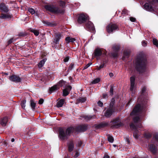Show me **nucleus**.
I'll use <instances>...</instances> for the list:
<instances>
[{
	"label": "nucleus",
	"instance_id": "nucleus-1",
	"mask_svg": "<svg viewBox=\"0 0 158 158\" xmlns=\"http://www.w3.org/2000/svg\"><path fill=\"white\" fill-rule=\"evenodd\" d=\"M75 128L73 127L67 128L65 131L62 128H60L59 131V137L62 140H66L70 134L75 131Z\"/></svg>",
	"mask_w": 158,
	"mask_h": 158
},
{
	"label": "nucleus",
	"instance_id": "nucleus-2",
	"mask_svg": "<svg viewBox=\"0 0 158 158\" xmlns=\"http://www.w3.org/2000/svg\"><path fill=\"white\" fill-rule=\"evenodd\" d=\"M142 109V107L140 104H137L133 109V110L130 115H134L135 116L133 118V120L135 123H137L140 121V114Z\"/></svg>",
	"mask_w": 158,
	"mask_h": 158
},
{
	"label": "nucleus",
	"instance_id": "nucleus-3",
	"mask_svg": "<svg viewBox=\"0 0 158 158\" xmlns=\"http://www.w3.org/2000/svg\"><path fill=\"white\" fill-rule=\"evenodd\" d=\"M144 60H135V67L139 73L143 72L146 70V64Z\"/></svg>",
	"mask_w": 158,
	"mask_h": 158
},
{
	"label": "nucleus",
	"instance_id": "nucleus-4",
	"mask_svg": "<svg viewBox=\"0 0 158 158\" xmlns=\"http://www.w3.org/2000/svg\"><path fill=\"white\" fill-rule=\"evenodd\" d=\"M115 100L114 98H112L110 103L109 107L106 111L105 115L107 117H109L111 116L112 114L114 111V105Z\"/></svg>",
	"mask_w": 158,
	"mask_h": 158
},
{
	"label": "nucleus",
	"instance_id": "nucleus-5",
	"mask_svg": "<svg viewBox=\"0 0 158 158\" xmlns=\"http://www.w3.org/2000/svg\"><path fill=\"white\" fill-rule=\"evenodd\" d=\"M44 7L46 10L55 13H62L64 12L63 10H60L57 7L53 5H47L45 6Z\"/></svg>",
	"mask_w": 158,
	"mask_h": 158
},
{
	"label": "nucleus",
	"instance_id": "nucleus-6",
	"mask_svg": "<svg viewBox=\"0 0 158 158\" xmlns=\"http://www.w3.org/2000/svg\"><path fill=\"white\" fill-rule=\"evenodd\" d=\"M109 125L111 127L114 128H118L122 126L123 125V124L119 120V118H116L110 121Z\"/></svg>",
	"mask_w": 158,
	"mask_h": 158
},
{
	"label": "nucleus",
	"instance_id": "nucleus-7",
	"mask_svg": "<svg viewBox=\"0 0 158 158\" xmlns=\"http://www.w3.org/2000/svg\"><path fill=\"white\" fill-rule=\"evenodd\" d=\"M118 29L117 25L112 23L109 24L106 27V31L109 33H112Z\"/></svg>",
	"mask_w": 158,
	"mask_h": 158
},
{
	"label": "nucleus",
	"instance_id": "nucleus-8",
	"mask_svg": "<svg viewBox=\"0 0 158 158\" xmlns=\"http://www.w3.org/2000/svg\"><path fill=\"white\" fill-rule=\"evenodd\" d=\"M88 19V16L86 14H81L79 16L77 21L79 23L81 24L84 23Z\"/></svg>",
	"mask_w": 158,
	"mask_h": 158
},
{
	"label": "nucleus",
	"instance_id": "nucleus-9",
	"mask_svg": "<svg viewBox=\"0 0 158 158\" xmlns=\"http://www.w3.org/2000/svg\"><path fill=\"white\" fill-rule=\"evenodd\" d=\"M103 51V50L98 48L95 49L94 52L92 55L93 58L94 59L101 56L102 53Z\"/></svg>",
	"mask_w": 158,
	"mask_h": 158
},
{
	"label": "nucleus",
	"instance_id": "nucleus-10",
	"mask_svg": "<svg viewBox=\"0 0 158 158\" xmlns=\"http://www.w3.org/2000/svg\"><path fill=\"white\" fill-rule=\"evenodd\" d=\"M130 127L135 130L133 133V136L136 139H137L139 137V134L138 131L136 129V127L134 125L133 123H132L130 125Z\"/></svg>",
	"mask_w": 158,
	"mask_h": 158
},
{
	"label": "nucleus",
	"instance_id": "nucleus-11",
	"mask_svg": "<svg viewBox=\"0 0 158 158\" xmlns=\"http://www.w3.org/2000/svg\"><path fill=\"white\" fill-rule=\"evenodd\" d=\"M86 28L90 31L94 32L95 30L93 23L90 21L88 22L85 25Z\"/></svg>",
	"mask_w": 158,
	"mask_h": 158
},
{
	"label": "nucleus",
	"instance_id": "nucleus-12",
	"mask_svg": "<svg viewBox=\"0 0 158 158\" xmlns=\"http://www.w3.org/2000/svg\"><path fill=\"white\" fill-rule=\"evenodd\" d=\"M9 79L10 81L15 83L20 82L21 81V79L19 77L16 75H13L10 76Z\"/></svg>",
	"mask_w": 158,
	"mask_h": 158
},
{
	"label": "nucleus",
	"instance_id": "nucleus-13",
	"mask_svg": "<svg viewBox=\"0 0 158 158\" xmlns=\"http://www.w3.org/2000/svg\"><path fill=\"white\" fill-rule=\"evenodd\" d=\"M119 49V47L118 45L114 46L113 47V49L114 51V52L111 53L110 56L113 57H115L118 56V51Z\"/></svg>",
	"mask_w": 158,
	"mask_h": 158
},
{
	"label": "nucleus",
	"instance_id": "nucleus-14",
	"mask_svg": "<svg viewBox=\"0 0 158 158\" xmlns=\"http://www.w3.org/2000/svg\"><path fill=\"white\" fill-rule=\"evenodd\" d=\"M152 2L150 3H146L144 5V8L145 9L148 11H152L153 10V9L151 5V4H153Z\"/></svg>",
	"mask_w": 158,
	"mask_h": 158
},
{
	"label": "nucleus",
	"instance_id": "nucleus-15",
	"mask_svg": "<svg viewBox=\"0 0 158 158\" xmlns=\"http://www.w3.org/2000/svg\"><path fill=\"white\" fill-rule=\"evenodd\" d=\"M72 89L71 86L68 85L63 90V95L64 96H66L69 94V92Z\"/></svg>",
	"mask_w": 158,
	"mask_h": 158
},
{
	"label": "nucleus",
	"instance_id": "nucleus-16",
	"mask_svg": "<svg viewBox=\"0 0 158 158\" xmlns=\"http://www.w3.org/2000/svg\"><path fill=\"white\" fill-rule=\"evenodd\" d=\"M135 78L134 77H131L130 78L131 86L130 89L131 91H133L135 87Z\"/></svg>",
	"mask_w": 158,
	"mask_h": 158
},
{
	"label": "nucleus",
	"instance_id": "nucleus-17",
	"mask_svg": "<svg viewBox=\"0 0 158 158\" xmlns=\"http://www.w3.org/2000/svg\"><path fill=\"white\" fill-rule=\"evenodd\" d=\"M12 17V15L9 14H2L0 15V18L1 19H10Z\"/></svg>",
	"mask_w": 158,
	"mask_h": 158
},
{
	"label": "nucleus",
	"instance_id": "nucleus-18",
	"mask_svg": "<svg viewBox=\"0 0 158 158\" xmlns=\"http://www.w3.org/2000/svg\"><path fill=\"white\" fill-rule=\"evenodd\" d=\"M62 36V35L60 33H56L55 38L54 39V42L56 44H58L59 40L61 38Z\"/></svg>",
	"mask_w": 158,
	"mask_h": 158
},
{
	"label": "nucleus",
	"instance_id": "nucleus-19",
	"mask_svg": "<svg viewBox=\"0 0 158 158\" xmlns=\"http://www.w3.org/2000/svg\"><path fill=\"white\" fill-rule=\"evenodd\" d=\"M0 9L2 12H7L9 10L8 8L4 4L2 3L0 5Z\"/></svg>",
	"mask_w": 158,
	"mask_h": 158
},
{
	"label": "nucleus",
	"instance_id": "nucleus-20",
	"mask_svg": "<svg viewBox=\"0 0 158 158\" xmlns=\"http://www.w3.org/2000/svg\"><path fill=\"white\" fill-rule=\"evenodd\" d=\"M149 149L150 150L153 154H155L157 152V148L153 144H151L149 146Z\"/></svg>",
	"mask_w": 158,
	"mask_h": 158
},
{
	"label": "nucleus",
	"instance_id": "nucleus-21",
	"mask_svg": "<svg viewBox=\"0 0 158 158\" xmlns=\"http://www.w3.org/2000/svg\"><path fill=\"white\" fill-rule=\"evenodd\" d=\"M69 150L72 152L73 150L74 147V144L72 141H70L68 143Z\"/></svg>",
	"mask_w": 158,
	"mask_h": 158
},
{
	"label": "nucleus",
	"instance_id": "nucleus-22",
	"mask_svg": "<svg viewBox=\"0 0 158 158\" xmlns=\"http://www.w3.org/2000/svg\"><path fill=\"white\" fill-rule=\"evenodd\" d=\"M7 118L6 117H5L1 120L0 123L2 126H5L7 123Z\"/></svg>",
	"mask_w": 158,
	"mask_h": 158
},
{
	"label": "nucleus",
	"instance_id": "nucleus-23",
	"mask_svg": "<svg viewBox=\"0 0 158 158\" xmlns=\"http://www.w3.org/2000/svg\"><path fill=\"white\" fill-rule=\"evenodd\" d=\"M59 89V87L58 86V85H55L52 87L50 89V94L52 92L56 91L58 90Z\"/></svg>",
	"mask_w": 158,
	"mask_h": 158
},
{
	"label": "nucleus",
	"instance_id": "nucleus-24",
	"mask_svg": "<svg viewBox=\"0 0 158 158\" xmlns=\"http://www.w3.org/2000/svg\"><path fill=\"white\" fill-rule=\"evenodd\" d=\"M64 102V100L61 99L57 103L56 106L58 107H61L63 106Z\"/></svg>",
	"mask_w": 158,
	"mask_h": 158
},
{
	"label": "nucleus",
	"instance_id": "nucleus-25",
	"mask_svg": "<svg viewBox=\"0 0 158 158\" xmlns=\"http://www.w3.org/2000/svg\"><path fill=\"white\" fill-rule=\"evenodd\" d=\"M87 129V126L86 125H82L79 126L78 127V129L79 130V131H84Z\"/></svg>",
	"mask_w": 158,
	"mask_h": 158
},
{
	"label": "nucleus",
	"instance_id": "nucleus-26",
	"mask_svg": "<svg viewBox=\"0 0 158 158\" xmlns=\"http://www.w3.org/2000/svg\"><path fill=\"white\" fill-rule=\"evenodd\" d=\"M65 40L66 42L69 43L74 42L75 41V39L74 38H71L69 37H67L65 38Z\"/></svg>",
	"mask_w": 158,
	"mask_h": 158
},
{
	"label": "nucleus",
	"instance_id": "nucleus-27",
	"mask_svg": "<svg viewBox=\"0 0 158 158\" xmlns=\"http://www.w3.org/2000/svg\"><path fill=\"white\" fill-rule=\"evenodd\" d=\"M45 62V60H41L38 64L39 68H40L43 66Z\"/></svg>",
	"mask_w": 158,
	"mask_h": 158
},
{
	"label": "nucleus",
	"instance_id": "nucleus-28",
	"mask_svg": "<svg viewBox=\"0 0 158 158\" xmlns=\"http://www.w3.org/2000/svg\"><path fill=\"white\" fill-rule=\"evenodd\" d=\"M86 99L85 97H80L77 99V101L79 102L83 103L85 102Z\"/></svg>",
	"mask_w": 158,
	"mask_h": 158
},
{
	"label": "nucleus",
	"instance_id": "nucleus-29",
	"mask_svg": "<svg viewBox=\"0 0 158 158\" xmlns=\"http://www.w3.org/2000/svg\"><path fill=\"white\" fill-rule=\"evenodd\" d=\"M30 31L34 33V35L36 36H38L39 34V31L37 30L34 29H31Z\"/></svg>",
	"mask_w": 158,
	"mask_h": 158
},
{
	"label": "nucleus",
	"instance_id": "nucleus-30",
	"mask_svg": "<svg viewBox=\"0 0 158 158\" xmlns=\"http://www.w3.org/2000/svg\"><path fill=\"white\" fill-rule=\"evenodd\" d=\"M65 82L64 81H60L57 84V85H58V86L59 87L60 86H64V85H65Z\"/></svg>",
	"mask_w": 158,
	"mask_h": 158
},
{
	"label": "nucleus",
	"instance_id": "nucleus-31",
	"mask_svg": "<svg viewBox=\"0 0 158 158\" xmlns=\"http://www.w3.org/2000/svg\"><path fill=\"white\" fill-rule=\"evenodd\" d=\"M100 81V79L99 78H97L94 79L92 82V84H95L98 83Z\"/></svg>",
	"mask_w": 158,
	"mask_h": 158
},
{
	"label": "nucleus",
	"instance_id": "nucleus-32",
	"mask_svg": "<svg viewBox=\"0 0 158 158\" xmlns=\"http://www.w3.org/2000/svg\"><path fill=\"white\" fill-rule=\"evenodd\" d=\"M153 43L154 45L158 48V41L156 39H153Z\"/></svg>",
	"mask_w": 158,
	"mask_h": 158
},
{
	"label": "nucleus",
	"instance_id": "nucleus-33",
	"mask_svg": "<svg viewBox=\"0 0 158 158\" xmlns=\"http://www.w3.org/2000/svg\"><path fill=\"white\" fill-rule=\"evenodd\" d=\"M26 103V100H24L23 101H22L21 102L20 105L23 108H24L25 107V104Z\"/></svg>",
	"mask_w": 158,
	"mask_h": 158
},
{
	"label": "nucleus",
	"instance_id": "nucleus-34",
	"mask_svg": "<svg viewBox=\"0 0 158 158\" xmlns=\"http://www.w3.org/2000/svg\"><path fill=\"white\" fill-rule=\"evenodd\" d=\"M108 140L109 142L111 143H113L114 141L113 138L110 135L108 136Z\"/></svg>",
	"mask_w": 158,
	"mask_h": 158
},
{
	"label": "nucleus",
	"instance_id": "nucleus-35",
	"mask_svg": "<svg viewBox=\"0 0 158 158\" xmlns=\"http://www.w3.org/2000/svg\"><path fill=\"white\" fill-rule=\"evenodd\" d=\"M110 122H104L102 123L101 124V125L102 127H105V126H110L109 125Z\"/></svg>",
	"mask_w": 158,
	"mask_h": 158
},
{
	"label": "nucleus",
	"instance_id": "nucleus-36",
	"mask_svg": "<svg viewBox=\"0 0 158 158\" xmlns=\"http://www.w3.org/2000/svg\"><path fill=\"white\" fill-rule=\"evenodd\" d=\"M130 52L129 51H125L124 53V57L125 58H127L129 55H130Z\"/></svg>",
	"mask_w": 158,
	"mask_h": 158
},
{
	"label": "nucleus",
	"instance_id": "nucleus-37",
	"mask_svg": "<svg viewBox=\"0 0 158 158\" xmlns=\"http://www.w3.org/2000/svg\"><path fill=\"white\" fill-rule=\"evenodd\" d=\"M35 103L34 102L32 101H31V107L33 109H34L35 107Z\"/></svg>",
	"mask_w": 158,
	"mask_h": 158
},
{
	"label": "nucleus",
	"instance_id": "nucleus-38",
	"mask_svg": "<svg viewBox=\"0 0 158 158\" xmlns=\"http://www.w3.org/2000/svg\"><path fill=\"white\" fill-rule=\"evenodd\" d=\"M28 11L32 15L34 14L35 13V11L32 8L28 9Z\"/></svg>",
	"mask_w": 158,
	"mask_h": 158
},
{
	"label": "nucleus",
	"instance_id": "nucleus-39",
	"mask_svg": "<svg viewBox=\"0 0 158 158\" xmlns=\"http://www.w3.org/2000/svg\"><path fill=\"white\" fill-rule=\"evenodd\" d=\"M59 4H60V6H62L63 7H64L65 6V3L63 1H60Z\"/></svg>",
	"mask_w": 158,
	"mask_h": 158
},
{
	"label": "nucleus",
	"instance_id": "nucleus-40",
	"mask_svg": "<svg viewBox=\"0 0 158 158\" xmlns=\"http://www.w3.org/2000/svg\"><path fill=\"white\" fill-rule=\"evenodd\" d=\"M92 64V63L91 62H89L88 63L87 65H85L84 68V69H86L88 68L90 65Z\"/></svg>",
	"mask_w": 158,
	"mask_h": 158
},
{
	"label": "nucleus",
	"instance_id": "nucleus-41",
	"mask_svg": "<svg viewBox=\"0 0 158 158\" xmlns=\"http://www.w3.org/2000/svg\"><path fill=\"white\" fill-rule=\"evenodd\" d=\"M106 63V61L103 62V64L100 65L99 67L98 68V70H100L101 68H103L105 64Z\"/></svg>",
	"mask_w": 158,
	"mask_h": 158
},
{
	"label": "nucleus",
	"instance_id": "nucleus-42",
	"mask_svg": "<svg viewBox=\"0 0 158 158\" xmlns=\"http://www.w3.org/2000/svg\"><path fill=\"white\" fill-rule=\"evenodd\" d=\"M46 54L45 53H43L41 55V59H46V58H45V56L46 55Z\"/></svg>",
	"mask_w": 158,
	"mask_h": 158
},
{
	"label": "nucleus",
	"instance_id": "nucleus-43",
	"mask_svg": "<svg viewBox=\"0 0 158 158\" xmlns=\"http://www.w3.org/2000/svg\"><path fill=\"white\" fill-rule=\"evenodd\" d=\"M113 89L112 86H110V93L111 95L113 94Z\"/></svg>",
	"mask_w": 158,
	"mask_h": 158
},
{
	"label": "nucleus",
	"instance_id": "nucleus-44",
	"mask_svg": "<svg viewBox=\"0 0 158 158\" xmlns=\"http://www.w3.org/2000/svg\"><path fill=\"white\" fill-rule=\"evenodd\" d=\"M142 45L143 46H146L147 45V42L145 41H143L142 42Z\"/></svg>",
	"mask_w": 158,
	"mask_h": 158
},
{
	"label": "nucleus",
	"instance_id": "nucleus-45",
	"mask_svg": "<svg viewBox=\"0 0 158 158\" xmlns=\"http://www.w3.org/2000/svg\"><path fill=\"white\" fill-rule=\"evenodd\" d=\"M127 10H126L124 9L123 10L122 14H126L127 13Z\"/></svg>",
	"mask_w": 158,
	"mask_h": 158
},
{
	"label": "nucleus",
	"instance_id": "nucleus-46",
	"mask_svg": "<svg viewBox=\"0 0 158 158\" xmlns=\"http://www.w3.org/2000/svg\"><path fill=\"white\" fill-rule=\"evenodd\" d=\"M98 104L99 106L101 107L103 105V103L101 102L100 101H99L98 102Z\"/></svg>",
	"mask_w": 158,
	"mask_h": 158
},
{
	"label": "nucleus",
	"instance_id": "nucleus-47",
	"mask_svg": "<svg viewBox=\"0 0 158 158\" xmlns=\"http://www.w3.org/2000/svg\"><path fill=\"white\" fill-rule=\"evenodd\" d=\"M44 102V100L42 99H40L39 101V104H42Z\"/></svg>",
	"mask_w": 158,
	"mask_h": 158
},
{
	"label": "nucleus",
	"instance_id": "nucleus-48",
	"mask_svg": "<svg viewBox=\"0 0 158 158\" xmlns=\"http://www.w3.org/2000/svg\"><path fill=\"white\" fill-rule=\"evenodd\" d=\"M130 21L132 22H134L135 21V19L132 17H130Z\"/></svg>",
	"mask_w": 158,
	"mask_h": 158
},
{
	"label": "nucleus",
	"instance_id": "nucleus-49",
	"mask_svg": "<svg viewBox=\"0 0 158 158\" xmlns=\"http://www.w3.org/2000/svg\"><path fill=\"white\" fill-rule=\"evenodd\" d=\"M13 39L12 38L9 40L8 41V44H9L13 42Z\"/></svg>",
	"mask_w": 158,
	"mask_h": 158
},
{
	"label": "nucleus",
	"instance_id": "nucleus-50",
	"mask_svg": "<svg viewBox=\"0 0 158 158\" xmlns=\"http://www.w3.org/2000/svg\"><path fill=\"white\" fill-rule=\"evenodd\" d=\"M103 97L104 98H106L108 97L107 94H103Z\"/></svg>",
	"mask_w": 158,
	"mask_h": 158
},
{
	"label": "nucleus",
	"instance_id": "nucleus-51",
	"mask_svg": "<svg viewBox=\"0 0 158 158\" xmlns=\"http://www.w3.org/2000/svg\"><path fill=\"white\" fill-rule=\"evenodd\" d=\"M151 2L152 4H153V3H155L158 2V0H152Z\"/></svg>",
	"mask_w": 158,
	"mask_h": 158
},
{
	"label": "nucleus",
	"instance_id": "nucleus-52",
	"mask_svg": "<svg viewBox=\"0 0 158 158\" xmlns=\"http://www.w3.org/2000/svg\"><path fill=\"white\" fill-rule=\"evenodd\" d=\"M78 145L79 146H81L82 144V142L81 141H78Z\"/></svg>",
	"mask_w": 158,
	"mask_h": 158
},
{
	"label": "nucleus",
	"instance_id": "nucleus-53",
	"mask_svg": "<svg viewBox=\"0 0 158 158\" xmlns=\"http://www.w3.org/2000/svg\"><path fill=\"white\" fill-rule=\"evenodd\" d=\"M79 155V153L78 152H76V154H75V156L74 157V158H76Z\"/></svg>",
	"mask_w": 158,
	"mask_h": 158
},
{
	"label": "nucleus",
	"instance_id": "nucleus-54",
	"mask_svg": "<svg viewBox=\"0 0 158 158\" xmlns=\"http://www.w3.org/2000/svg\"><path fill=\"white\" fill-rule=\"evenodd\" d=\"M146 88L145 87H144L142 89V93H143L146 90Z\"/></svg>",
	"mask_w": 158,
	"mask_h": 158
},
{
	"label": "nucleus",
	"instance_id": "nucleus-55",
	"mask_svg": "<svg viewBox=\"0 0 158 158\" xmlns=\"http://www.w3.org/2000/svg\"><path fill=\"white\" fill-rule=\"evenodd\" d=\"M113 74L112 73H109V76H110V77H112L113 76Z\"/></svg>",
	"mask_w": 158,
	"mask_h": 158
},
{
	"label": "nucleus",
	"instance_id": "nucleus-56",
	"mask_svg": "<svg viewBox=\"0 0 158 158\" xmlns=\"http://www.w3.org/2000/svg\"><path fill=\"white\" fill-rule=\"evenodd\" d=\"M155 138L156 141H158V134L156 135L155 136Z\"/></svg>",
	"mask_w": 158,
	"mask_h": 158
},
{
	"label": "nucleus",
	"instance_id": "nucleus-57",
	"mask_svg": "<svg viewBox=\"0 0 158 158\" xmlns=\"http://www.w3.org/2000/svg\"><path fill=\"white\" fill-rule=\"evenodd\" d=\"M70 57L69 56H67L66 57V58L64 59H69V58H70Z\"/></svg>",
	"mask_w": 158,
	"mask_h": 158
},
{
	"label": "nucleus",
	"instance_id": "nucleus-58",
	"mask_svg": "<svg viewBox=\"0 0 158 158\" xmlns=\"http://www.w3.org/2000/svg\"><path fill=\"white\" fill-rule=\"evenodd\" d=\"M103 158H109V156L107 155H105Z\"/></svg>",
	"mask_w": 158,
	"mask_h": 158
},
{
	"label": "nucleus",
	"instance_id": "nucleus-59",
	"mask_svg": "<svg viewBox=\"0 0 158 158\" xmlns=\"http://www.w3.org/2000/svg\"><path fill=\"white\" fill-rule=\"evenodd\" d=\"M11 141L12 142H14L15 141V139L14 138H12L11 140Z\"/></svg>",
	"mask_w": 158,
	"mask_h": 158
},
{
	"label": "nucleus",
	"instance_id": "nucleus-60",
	"mask_svg": "<svg viewBox=\"0 0 158 158\" xmlns=\"http://www.w3.org/2000/svg\"><path fill=\"white\" fill-rule=\"evenodd\" d=\"M69 60H64V62H67Z\"/></svg>",
	"mask_w": 158,
	"mask_h": 158
},
{
	"label": "nucleus",
	"instance_id": "nucleus-61",
	"mask_svg": "<svg viewBox=\"0 0 158 158\" xmlns=\"http://www.w3.org/2000/svg\"><path fill=\"white\" fill-rule=\"evenodd\" d=\"M22 35H23L21 34H19V35L20 36H22Z\"/></svg>",
	"mask_w": 158,
	"mask_h": 158
},
{
	"label": "nucleus",
	"instance_id": "nucleus-62",
	"mask_svg": "<svg viewBox=\"0 0 158 158\" xmlns=\"http://www.w3.org/2000/svg\"><path fill=\"white\" fill-rule=\"evenodd\" d=\"M113 146L114 147H116V145L115 144H114L113 145Z\"/></svg>",
	"mask_w": 158,
	"mask_h": 158
},
{
	"label": "nucleus",
	"instance_id": "nucleus-63",
	"mask_svg": "<svg viewBox=\"0 0 158 158\" xmlns=\"http://www.w3.org/2000/svg\"><path fill=\"white\" fill-rule=\"evenodd\" d=\"M139 128H141V127H142V126H141V125H140L139 126Z\"/></svg>",
	"mask_w": 158,
	"mask_h": 158
},
{
	"label": "nucleus",
	"instance_id": "nucleus-64",
	"mask_svg": "<svg viewBox=\"0 0 158 158\" xmlns=\"http://www.w3.org/2000/svg\"><path fill=\"white\" fill-rule=\"evenodd\" d=\"M92 118V117H90V118Z\"/></svg>",
	"mask_w": 158,
	"mask_h": 158
}]
</instances>
